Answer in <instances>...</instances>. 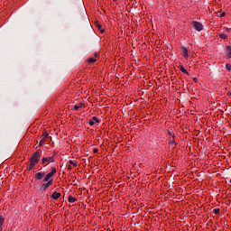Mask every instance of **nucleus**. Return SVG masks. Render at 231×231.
Here are the masks:
<instances>
[{"label": "nucleus", "mask_w": 231, "mask_h": 231, "mask_svg": "<svg viewBox=\"0 0 231 231\" xmlns=\"http://www.w3.org/2000/svg\"><path fill=\"white\" fill-rule=\"evenodd\" d=\"M70 165H73V167H77V162H74L73 161H69Z\"/></svg>", "instance_id": "nucleus-24"}, {"label": "nucleus", "mask_w": 231, "mask_h": 231, "mask_svg": "<svg viewBox=\"0 0 231 231\" xmlns=\"http://www.w3.org/2000/svg\"><path fill=\"white\" fill-rule=\"evenodd\" d=\"M35 163L30 162L29 171H32L35 167Z\"/></svg>", "instance_id": "nucleus-18"}, {"label": "nucleus", "mask_w": 231, "mask_h": 231, "mask_svg": "<svg viewBox=\"0 0 231 231\" xmlns=\"http://www.w3.org/2000/svg\"><path fill=\"white\" fill-rule=\"evenodd\" d=\"M226 69H227V71H231V65L230 64H226Z\"/></svg>", "instance_id": "nucleus-20"}, {"label": "nucleus", "mask_w": 231, "mask_h": 231, "mask_svg": "<svg viewBox=\"0 0 231 231\" xmlns=\"http://www.w3.org/2000/svg\"><path fill=\"white\" fill-rule=\"evenodd\" d=\"M192 27L194 28V30H197V32H201V30H203V23L198 21H193Z\"/></svg>", "instance_id": "nucleus-4"}, {"label": "nucleus", "mask_w": 231, "mask_h": 231, "mask_svg": "<svg viewBox=\"0 0 231 231\" xmlns=\"http://www.w3.org/2000/svg\"><path fill=\"white\" fill-rule=\"evenodd\" d=\"M3 225H5V218L0 217V231H3Z\"/></svg>", "instance_id": "nucleus-13"}, {"label": "nucleus", "mask_w": 231, "mask_h": 231, "mask_svg": "<svg viewBox=\"0 0 231 231\" xmlns=\"http://www.w3.org/2000/svg\"><path fill=\"white\" fill-rule=\"evenodd\" d=\"M93 152H94L95 154H97V152H98V149H94V150H93Z\"/></svg>", "instance_id": "nucleus-25"}, {"label": "nucleus", "mask_w": 231, "mask_h": 231, "mask_svg": "<svg viewBox=\"0 0 231 231\" xmlns=\"http://www.w3.org/2000/svg\"><path fill=\"white\" fill-rule=\"evenodd\" d=\"M114 1H116V0H114Z\"/></svg>", "instance_id": "nucleus-32"}, {"label": "nucleus", "mask_w": 231, "mask_h": 231, "mask_svg": "<svg viewBox=\"0 0 231 231\" xmlns=\"http://www.w3.org/2000/svg\"><path fill=\"white\" fill-rule=\"evenodd\" d=\"M96 124H100V120L97 116H93L92 119L88 120V125H95Z\"/></svg>", "instance_id": "nucleus-7"}, {"label": "nucleus", "mask_w": 231, "mask_h": 231, "mask_svg": "<svg viewBox=\"0 0 231 231\" xmlns=\"http://www.w3.org/2000/svg\"><path fill=\"white\" fill-rule=\"evenodd\" d=\"M41 156H42L41 152H34L30 160L31 163H34L37 165V163H39V161L41 160Z\"/></svg>", "instance_id": "nucleus-2"}, {"label": "nucleus", "mask_w": 231, "mask_h": 231, "mask_svg": "<svg viewBox=\"0 0 231 231\" xmlns=\"http://www.w3.org/2000/svg\"><path fill=\"white\" fill-rule=\"evenodd\" d=\"M225 15H226V13H219L218 14V17H225Z\"/></svg>", "instance_id": "nucleus-21"}, {"label": "nucleus", "mask_w": 231, "mask_h": 231, "mask_svg": "<svg viewBox=\"0 0 231 231\" xmlns=\"http://www.w3.org/2000/svg\"><path fill=\"white\" fill-rule=\"evenodd\" d=\"M218 36L220 37V39H224V41H226V39H228V35L225 33H219Z\"/></svg>", "instance_id": "nucleus-15"}, {"label": "nucleus", "mask_w": 231, "mask_h": 231, "mask_svg": "<svg viewBox=\"0 0 231 231\" xmlns=\"http://www.w3.org/2000/svg\"><path fill=\"white\" fill-rule=\"evenodd\" d=\"M55 174H57V169L51 168V171L45 176L42 183H53V176H55Z\"/></svg>", "instance_id": "nucleus-1"}, {"label": "nucleus", "mask_w": 231, "mask_h": 231, "mask_svg": "<svg viewBox=\"0 0 231 231\" xmlns=\"http://www.w3.org/2000/svg\"><path fill=\"white\" fill-rule=\"evenodd\" d=\"M45 173L44 172H37L34 176L35 180H41L42 178H44Z\"/></svg>", "instance_id": "nucleus-8"}, {"label": "nucleus", "mask_w": 231, "mask_h": 231, "mask_svg": "<svg viewBox=\"0 0 231 231\" xmlns=\"http://www.w3.org/2000/svg\"><path fill=\"white\" fill-rule=\"evenodd\" d=\"M51 198L52 199H59V198H60V193L55 191L52 193Z\"/></svg>", "instance_id": "nucleus-10"}, {"label": "nucleus", "mask_w": 231, "mask_h": 231, "mask_svg": "<svg viewBox=\"0 0 231 231\" xmlns=\"http://www.w3.org/2000/svg\"><path fill=\"white\" fill-rule=\"evenodd\" d=\"M169 134H170V136H173L174 137V135H172V131H169Z\"/></svg>", "instance_id": "nucleus-26"}, {"label": "nucleus", "mask_w": 231, "mask_h": 231, "mask_svg": "<svg viewBox=\"0 0 231 231\" xmlns=\"http://www.w3.org/2000/svg\"><path fill=\"white\" fill-rule=\"evenodd\" d=\"M51 185H53V182H46V183L42 182V185L40 186V189L46 190L49 187H51Z\"/></svg>", "instance_id": "nucleus-6"}, {"label": "nucleus", "mask_w": 231, "mask_h": 231, "mask_svg": "<svg viewBox=\"0 0 231 231\" xmlns=\"http://www.w3.org/2000/svg\"><path fill=\"white\" fill-rule=\"evenodd\" d=\"M94 62H97V59H95V58H89L88 59V63L89 64H93Z\"/></svg>", "instance_id": "nucleus-17"}, {"label": "nucleus", "mask_w": 231, "mask_h": 231, "mask_svg": "<svg viewBox=\"0 0 231 231\" xmlns=\"http://www.w3.org/2000/svg\"><path fill=\"white\" fill-rule=\"evenodd\" d=\"M180 70L184 73L185 75H189V71L186 70L185 67L183 65L180 66Z\"/></svg>", "instance_id": "nucleus-12"}, {"label": "nucleus", "mask_w": 231, "mask_h": 231, "mask_svg": "<svg viewBox=\"0 0 231 231\" xmlns=\"http://www.w3.org/2000/svg\"><path fill=\"white\" fill-rule=\"evenodd\" d=\"M182 55H183V57H185V59H187V57H189V51L185 47L182 49Z\"/></svg>", "instance_id": "nucleus-11"}, {"label": "nucleus", "mask_w": 231, "mask_h": 231, "mask_svg": "<svg viewBox=\"0 0 231 231\" xmlns=\"http://www.w3.org/2000/svg\"><path fill=\"white\" fill-rule=\"evenodd\" d=\"M229 97H231V92H228Z\"/></svg>", "instance_id": "nucleus-30"}, {"label": "nucleus", "mask_w": 231, "mask_h": 231, "mask_svg": "<svg viewBox=\"0 0 231 231\" xmlns=\"http://www.w3.org/2000/svg\"><path fill=\"white\" fill-rule=\"evenodd\" d=\"M97 28H98L99 30H102V25L98 23H96Z\"/></svg>", "instance_id": "nucleus-22"}, {"label": "nucleus", "mask_w": 231, "mask_h": 231, "mask_svg": "<svg viewBox=\"0 0 231 231\" xmlns=\"http://www.w3.org/2000/svg\"><path fill=\"white\" fill-rule=\"evenodd\" d=\"M174 143H175L174 138L171 139L170 140V145H174Z\"/></svg>", "instance_id": "nucleus-23"}, {"label": "nucleus", "mask_w": 231, "mask_h": 231, "mask_svg": "<svg viewBox=\"0 0 231 231\" xmlns=\"http://www.w3.org/2000/svg\"><path fill=\"white\" fill-rule=\"evenodd\" d=\"M84 103H79V105H76L72 107V111H79V109H81V107H83Z\"/></svg>", "instance_id": "nucleus-9"}, {"label": "nucleus", "mask_w": 231, "mask_h": 231, "mask_svg": "<svg viewBox=\"0 0 231 231\" xmlns=\"http://www.w3.org/2000/svg\"><path fill=\"white\" fill-rule=\"evenodd\" d=\"M98 56V54L97 53H95V57H97Z\"/></svg>", "instance_id": "nucleus-29"}, {"label": "nucleus", "mask_w": 231, "mask_h": 231, "mask_svg": "<svg viewBox=\"0 0 231 231\" xmlns=\"http://www.w3.org/2000/svg\"><path fill=\"white\" fill-rule=\"evenodd\" d=\"M219 212H220V209H219V208H215V209L213 210V213L216 214V215L219 214Z\"/></svg>", "instance_id": "nucleus-19"}, {"label": "nucleus", "mask_w": 231, "mask_h": 231, "mask_svg": "<svg viewBox=\"0 0 231 231\" xmlns=\"http://www.w3.org/2000/svg\"><path fill=\"white\" fill-rule=\"evenodd\" d=\"M194 82H198V78L193 79Z\"/></svg>", "instance_id": "nucleus-28"}, {"label": "nucleus", "mask_w": 231, "mask_h": 231, "mask_svg": "<svg viewBox=\"0 0 231 231\" xmlns=\"http://www.w3.org/2000/svg\"><path fill=\"white\" fill-rule=\"evenodd\" d=\"M50 134H48V132L46 130L43 131L42 137L40 138V147H42V145H44V143L46 142V140H48Z\"/></svg>", "instance_id": "nucleus-3"}, {"label": "nucleus", "mask_w": 231, "mask_h": 231, "mask_svg": "<svg viewBox=\"0 0 231 231\" xmlns=\"http://www.w3.org/2000/svg\"><path fill=\"white\" fill-rule=\"evenodd\" d=\"M48 162H51V163H53L55 162V157L51 156V157H43L42 159V163H48Z\"/></svg>", "instance_id": "nucleus-5"}, {"label": "nucleus", "mask_w": 231, "mask_h": 231, "mask_svg": "<svg viewBox=\"0 0 231 231\" xmlns=\"http://www.w3.org/2000/svg\"><path fill=\"white\" fill-rule=\"evenodd\" d=\"M102 33H104V30H101Z\"/></svg>", "instance_id": "nucleus-31"}, {"label": "nucleus", "mask_w": 231, "mask_h": 231, "mask_svg": "<svg viewBox=\"0 0 231 231\" xmlns=\"http://www.w3.org/2000/svg\"><path fill=\"white\" fill-rule=\"evenodd\" d=\"M226 50H227V57L231 59V46H226Z\"/></svg>", "instance_id": "nucleus-16"}, {"label": "nucleus", "mask_w": 231, "mask_h": 231, "mask_svg": "<svg viewBox=\"0 0 231 231\" xmlns=\"http://www.w3.org/2000/svg\"><path fill=\"white\" fill-rule=\"evenodd\" d=\"M77 201V198H74L73 196H69V203H75Z\"/></svg>", "instance_id": "nucleus-14"}, {"label": "nucleus", "mask_w": 231, "mask_h": 231, "mask_svg": "<svg viewBox=\"0 0 231 231\" xmlns=\"http://www.w3.org/2000/svg\"><path fill=\"white\" fill-rule=\"evenodd\" d=\"M68 169H69V171H71V169H72L71 165H69Z\"/></svg>", "instance_id": "nucleus-27"}]
</instances>
